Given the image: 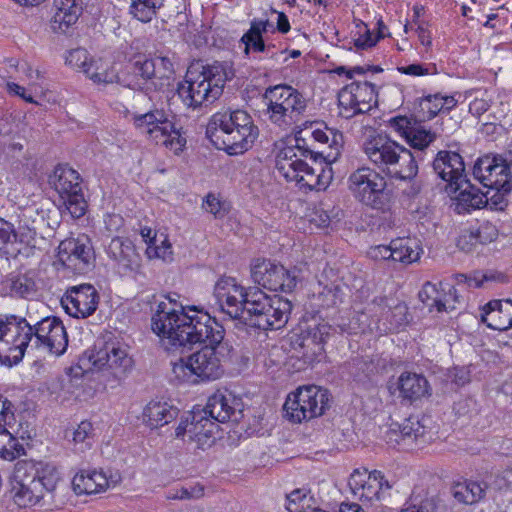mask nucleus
<instances>
[{
    "label": "nucleus",
    "instance_id": "obj_1",
    "mask_svg": "<svg viewBox=\"0 0 512 512\" xmlns=\"http://www.w3.org/2000/svg\"><path fill=\"white\" fill-rule=\"evenodd\" d=\"M151 327L169 350L205 344L188 357L171 362L173 375L180 382L197 384L218 379L223 374L222 359L228 350L223 343L225 330L208 313L195 306L189 307L187 312L182 307L179 312L160 302L152 316Z\"/></svg>",
    "mask_w": 512,
    "mask_h": 512
},
{
    "label": "nucleus",
    "instance_id": "obj_2",
    "mask_svg": "<svg viewBox=\"0 0 512 512\" xmlns=\"http://www.w3.org/2000/svg\"><path fill=\"white\" fill-rule=\"evenodd\" d=\"M220 311L262 330L280 329L288 321L291 301L281 296L268 297L257 287H244L233 277H221L214 286Z\"/></svg>",
    "mask_w": 512,
    "mask_h": 512
},
{
    "label": "nucleus",
    "instance_id": "obj_3",
    "mask_svg": "<svg viewBox=\"0 0 512 512\" xmlns=\"http://www.w3.org/2000/svg\"><path fill=\"white\" fill-rule=\"evenodd\" d=\"M58 481L55 467L44 462L19 461L11 477L13 500L19 507L50 505Z\"/></svg>",
    "mask_w": 512,
    "mask_h": 512
},
{
    "label": "nucleus",
    "instance_id": "obj_4",
    "mask_svg": "<svg viewBox=\"0 0 512 512\" xmlns=\"http://www.w3.org/2000/svg\"><path fill=\"white\" fill-rule=\"evenodd\" d=\"M258 134L252 117L240 109L215 113L206 128V136L214 146L229 155H240L249 150Z\"/></svg>",
    "mask_w": 512,
    "mask_h": 512
},
{
    "label": "nucleus",
    "instance_id": "obj_5",
    "mask_svg": "<svg viewBox=\"0 0 512 512\" xmlns=\"http://www.w3.org/2000/svg\"><path fill=\"white\" fill-rule=\"evenodd\" d=\"M233 76L229 65L215 61L210 65L200 62L192 64L185 80L178 86V94L190 107H199L203 103H213L223 93L225 82Z\"/></svg>",
    "mask_w": 512,
    "mask_h": 512
},
{
    "label": "nucleus",
    "instance_id": "obj_6",
    "mask_svg": "<svg viewBox=\"0 0 512 512\" xmlns=\"http://www.w3.org/2000/svg\"><path fill=\"white\" fill-rule=\"evenodd\" d=\"M367 158L394 179L411 181L418 174L416 152H412L387 136L377 135L363 145Z\"/></svg>",
    "mask_w": 512,
    "mask_h": 512
},
{
    "label": "nucleus",
    "instance_id": "obj_7",
    "mask_svg": "<svg viewBox=\"0 0 512 512\" xmlns=\"http://www.w3.org/2000/svg\"><path fill=\"white\" fill-rule=\"evenodd\" d=\"M263 100L267 105L269 119L280 127L290 126L299 121L306 109V100L295 88L279 84L266 88Z\"/></svg>",
    "mask_w": 512,
    "mask_h": 512
},
{
    "label": "nucleus",
    "instance_id": "obj_8",
    "mask_svg": "<svg viewBox=\"0 0 512 512\" xmlns=\"http://www.w3.org/2000/svg\"><path fill=\"white\" fill-rule=\"evenodd\" d=\"M32 341L30 323L16 315H0V361L18 364Z\"/></svg>",
    "mask_w": 512,
    "mask_h": 512
},
{
    "label": "nucleus",
    "instance_id": "obj_9",
    "mask_svg": "<svg viewBox=\"0 0 512 512\" xmlns=\"http://www.w3.org/2000/svg\"><path fill=\"white\" fill-rule=\"evenodd\" d=\"M329 393L315 385L299 387L288 395L283 410L292 423H301L322 416L329 408Z\"/></svg>",
    "mask_w": 512,
    "mask_h": 512
},
{
    "label": "nucleus",
    "instance_id": "obj_10",
    "mask_svg": "<svg viewBox=\"0 0 512 512\" xmlns=\"http://www.w3.org/2000/svg\"><path fill=\"white\" fill-rule=\"evenodd\" d=\"M80 362L90 370H108L118 379L125 376L133 367V359L127 351L114 343H107L99 349L87 350L80 358Z\"/></svg>",
    "mask_w": 512,
    "mask_h": 512
},
{
    "label": "nucleus",
    "instance_id": "obj_11",
    "mask_svg": "<svg viewBox=\"0 0 512 512\" xmlns=\"http://www.w3.org/2000/svg\"><path fill=\"white\" fill-rule=\"evenodd\" d=\"M250 272L254 283L271 291L292 292L298 282L295 269L287 270L267 259H256Z\"/></svg>",
    "mask_w": 512,
    "mask_h": 512
},
{
    "label": "nucleus",
    "instance_id": "obj_12",
    "mask_svg": "<svg viewBox=\"0 0 512 512\" xmlns=\"http://www.w3.org/2000/svg\"><path fill=\"white\" fill-rule=\"evenodd\" d=\"M57 256L65 268L77 274L92 270L95 263L93 245L90 238L84 234L61 241Z\"/></svg>",
    "mask_w": 512,
    "mask_h": 512
},
{
    "label": "nucleus",
    "instance_id": "obj_13",
    "mask_svg": "<svg viewBox=\"0 0 512 512\" xmlns=\"http://www.w3.org/2000/svg\"><path fill=\"white\" fill-rule=\"evenodd\" d=\"M348 182L350 191L361 203L372 208L382 205L381 197L387 183L378 172L369 167H361L351 173Z\"/></svg>",
    "mask_w": 512,
    "mask_h": 512
},
{
    "label": "nucleus",
    "instance_id": "obj_14",
    "mask_svg": "<svg viewBox=\"0 0 512 512\" xmlns=\"http://www.w3.org/2000/svg\"><path fill=\"white\" fill-rule=\"evenodd\" d=\"M339 106L346 118L364 114L376 104L375 87L370 82H352L338 93Z\"/></svg>",
    "mask_w": 512,
    "mask_h": 512
},
{
    "label": "nucleus",
    "instance_id": "obj_15",
    "mask_svg": "<svg viewBox=\"0 0 512 512\" xmlns=\"http://www.w3.org/2000/svg\"><path fill=\"white\" fill-rule=\"evenodd\" d=\"M502 154L479 158L474 166V175L486 187L512 190V176Z\"/></svg>",
    "mask_w": 512,
    "mask_h": 512
},
{
    "label": "nucleus",
    "instance_id": "obj_16",
    "mask_svg": "<svg viewBox=\"0 0 512 512\" xmlns=\"http://www.w3.org/2000/svg\"><path fill=\"white\" fill-rule=\"evenodd\" d=\"M98 303L99 294L90 284L70 287L61 299L63 308L75 318H86L92 315Z\"/></svg>",
    "mask_w": 512,
    "mask_h": 512
},
{
    "label": "nucleus",
    "instance_id": "obj_17",
    "mask_svg": "<svg viewBox=\"0 0 512 512\" xmlns=\"http://www.w3.org/2000/svg\"><path fill=\"white\" fill-rule=\"evenodd\" d=\"M201 410L214 422H238L242 417L243 402L228 390H218L208 398Z\"/></svg>",
    "mask_w": 512,
    "mask_h": 512
},
{
    "label": "nucleus",
    "instance_id": "obj_18",
    "mask_svg": "<svg viewBox=\"0 0 512 512\" xmlns=\"http://www.w3.org/2000/svg\"><path fill=\"white\" fill-rule=\"evenodd\" d=\"M388 435L390 440L393 436L399 437V439L395 438L397 443L403 442L407 446L412 444L420 446L431 442L435 431L430 417L411 416L398 425V431L391 429Z\"/></svg>",
    "mask_w": 512,
    "mask_h": 512
},
{
    "label": "nucleus",
    "instance_id": "obj_19",
    "mask_svg": "<svg viewBox=\"0 0 512 512\" xmlns=\"http://www.w3.org/2000/svg\"><path fill=\"white\" fill-rule=\"evenodd\" d=\"M414 116H396L390 120L391 127L400 133L407 143L417 151H423L437 138V134L427 130Z\"/></svg>",
    "mask_w": 512,
    "mask_h": 512
},
{
    "label": "nucleus",
    "instance_id": "obj_20",
    "mask_svg": "<svg viewBox=\"0 0 512 512\" xmlns=\"http://www.w3.org/2000/svg\"><path fill=\"white\" fill-rule=\"evenodd\" d=\"M432 167L438 177L448 182L455 192L467 184L463 158L456 152L439 151Z\"/></svg>",
    "mask_w": 512,
    "mask_h": 512
},
{
    "label": "nucleus",
    "instance_id": "obj_21",
    "mask_svg": "<svg viewBox=\"0 0 512 512\" xmlns=\"http://www.w3.org/2000/svg\"><path fill=\"white\" fill-rule=\"evenodd\" d=\"M349 487L361 501L380 500L383 494V474L378 470L355 469L349 477Z\"/></svg>",
    "mask_w": 512,
    "mask_h": 512
},
{
    "label": "nucleus",
    "instance_id": "obj_22",
    "mask_svg": "<svg viewBox=\"0 0 512 512\" xmlns=\"http://www.w3.org/2000/svg\"><path fill=\"white\" fill-rule=\"evenodd\" d=\"M482 322L489 328L505 331L512 327V301L492 300L483 308Z\"/></svg>",
    "mask_w": 512,
    "mask_h": 512
},
{
    "label": "nucleus",
    "instance_id": "obj_23",
    "mask_svg": "<svg viewBox=\"0 0 512 512\" xmlns=\"http://www.w3.org/2000/svg\"><path fill=\"white\" fill-rule=\"evenodd\" d=\"M190 427L188 429V440L197 443L198 448L204 449L214 442V429L217 424L210 419L201 409H194L190 412Z\"/></svg>",
    "mask_w": 512,
    "mask_h": 512
},
{
    "label": "nucleus",
    "instance_id": "obj_24",
    "mask_svg": "<svg viewBox=\"0 0 512 512\" xmlns=\"http://www.w3.org/2000/svg\"><path fill=\"white\" fill-rule=\"evenodd\" d=\"M108 254L125 272L137 271L140 267V257L127 238H113L108 246Z\"/></svg>",
    "mask_w": 512,
    "mask_h": 512
},
{
    "label": "nucleus",
    "instance_id": "obj_25",
    "mask_svg": "<svg viewBox=\"0 0 512 512\" xmlns=\"http://www.w3.org/2000/svg\"><path fill=\"white\" fill-rule=\"evenodd\" d=\"M269 27H272V24L267 19H253L251 21L249 30L241 37V42L245 45L244 53L246 55H248L250 51H253L266 52L270 54L271 58L276 56L277 53L274 52L275 46L265 44L263 40V34L268 32Z\"/></svg>",
    "mask_w": 512,
    "mask_h": 512
},
{
    "label": "nucleus",
    "instance_id": "obj_26",
    "mask_svg": "<svg viewBox=\"0 0 512 512\" xmlns=\"http://www.w3.org/2000/svg\"><path fill=\"white\" fill-rule=\"evenodd\" d=\"M80 174L68 165L59 164L49 177L50 185L61 198L82 190Z\"/></svg>",
    "mask_w": 512,
    "mask_h": 512
},
{
    "label": "nucleus",
    "instance_id": "obj_27",
    "mask_svg": "<svg viewBox=\"0 0 512 512\" xmlns=\"http://www.w3.org/2000/svg\"><path fill=\"white\" fill-rule=\"evenodd\" d=\"M56 12L51 19V29L55 33H65L81 14L82 7L77 0H54Z\"/></svg>",
    "mask_w": 512,
    "mask_h": 512
},
{
    "label": "nucleus",
    "instance_id": "obj_28",
    "mask_svg": "<svg viewBox=\"0 0 512 512\" xmlns=\"http://www.w3.org/2000/svg\"><path fill=\"white\" fill-rule=\"evenodd\" d=\"M132 121L136 128L145 130L148 134L159 132L165 134L173 128V122L164 110H151L145 113H133Z\"/></svg>",
    "mask_w": 512,
    "mask_h": 512
},
{
    "label": "nucleus",
    "instance_id": "obj_29",
    "mask_svg": "<svg viewBox=\"0 0 512 512\" xmlns=\"http://www.w3.org/2000/svg\"><path fill=\"white\" fill-rule=\"evenodd\" d=\"M306 165L307 162L300 158L296 149L292 147L281 149L276 156V169L287 181L296 182Z\"/></svg>",
    "mask_w": 512,
    "mask_h": 512
},
{
    "label": "nucleus",
    "instance_id": "obj_30",
    "mask_svg": "<svg viewBox=\"0 0 512 512\" xmlns=\"http://www.w3.org/2000/svg\"><path fill=\"white\" fill-rule=\"evenodd\" d=\"M179 410L167 402L151 401L143 410V421L150 428L162 427L178 416Z\"/></svg>",
    "mask_w": 512,
    "mask_h": 512
},
{
    "label": "nucleus",
    "instance_id": "obj_31",
    "mask_svg": "<svg viewBox=\"0 0 512 512\" xmlns=\"http://www.w3.org/2000/svg\"><path fill=\"white\" fill-rule=\"evenodd\" d=\"M72 487L76 494H94L104 491L108 487L105 474L97 470H81L73 480Z\"/></svg>",
    "mask_w": 512,
    "mask_h": 512
},
{
    "label": "nucleus",
    "instance_id": "obj_32",
    "mask_svg": "<svg viewBox=\"0 0 512 512\" xmlns=\"http://www.w3.org/2000/svg\"><path fill=\"white\" fill-rule=\"evenodd\" d=\"M332 180V169L326 163L325 165H318L312 167L308 163L300 174L296 183L300 188L309 190H325Z\"/></svg>",
    "mask_w": 512,
    "mask_h": 512
},
{
    "label": "nucleus",
    "instance_id": "obj_33",
    "mask_svg": "<svg viewBox=\"0 0 512 512\" xmlns=\"http://www.w3.org/2000/svg\"><path fill=\"white\" fill-rule=\"evenodd\" d=\"M398 388L400 395L410 401L430 394V386L427 379L416 373H402L398 379Z\"/></svg>",
    "mask_w": 512,
    "mask_h": 512
},
{
    "label": "nucleus",
    "instance_id": "obj_34",
    "mask_svg": "<svg viewBox=\"0 0 512 512\" xmlns=\"http://www.w3.org/2000/svg\"><path fill=\"white\" fill-rule=\"evenodd\" d=\"M311 136L316 142L327 145L330 149V152L323 158L329 161L337 159L344 144L342 132L335 128H330L326 124H322L321 127H317L311 131Z\"/></svg>",
    "mask_w": 512,
    "mask_h": 512
},
{
    "label": "nucleus",
    "instance_id": "obj_35",
    "mask_svg": "<svg viewBox=\"0 0 512 512\" xmlns=\"http://www.w3.org/2000/svg\"><path fill=\"white\" fill-rule=\"evenodd\" d=\"M459 194L456 197V209L458 213L469 212L471 209H480L485 207V193L474 187L467 180V184H463L461 189H457Z\"/></svg>",
    "mask_w": 512,
    "mask_h": 512
},
{
    "label": "nucleus",
    "instance_id": "obj_36",
    "mask_svg": "<svg viewBox=\"0 0 512 512\" xmlns=\"http://www.w3.org/2000/svg\"><path fill=\"white\" fill-rule=\"evenodd\" d=\"M451 493L459 503L472 505L484 497L485 489L477 482L465 481L454 484Z\"/></svg>",
    "mask_w": 512,
    "mask_h": 512
},
{
    "label": "nucleus",
    "instance_id": "obj_37",
    "mask_svg": "<svg viewBox=\"0 0 512 512\" xmlns=\"http://www.w3.org/2000/svg\"><path fill=\"white\" fill-rule=\"evenodd\" d=\"M392 249L394 252V261L410 264L417 261L420 257L418 244L409 238L392 240Z\"/></svg>",
    "mask_w": 512,
    "mask_h": 512
},
{
    "label": "nucleus",
    "instance_id": "obj_38",
    "mask_svg": "<svg viewBox=\"0 0 512 512\" xmlns=\"http://www.w3.org/2000/svg\"><path fill=\"white\" fill-rule=\"evenodd\" d=\"M86 75L96 84L118 83L119 76L113 65L103 63L101 60H94L86 70Z\"/></svg>",
    "mask_w": 512,
    "mask_h": 512
},
{
    "label": "nucleus",
    "instance_id": "obj_39",
    "mask_svg": "<svg viewBox=\"0 0 512 512\" xmlns=\"http://www.w3.org/2000/svg\"><path fill=\"white\" fill-rule=\"evenodd\" d=\"M164 0H132L130 13L141 22H149L161 9Z\"/></svg>",
    "mask_w": 512,
    "mask_h": 512
},
{
    "label": "nucleus",
    "instance_id": "obj_40",
    "mask_svg": "<svg viewBox=\"0 0 512 512\" xmlns=\"http://www.w3.org/2000/svg\"><path fill=\"white\" fill-rule=\"evenodd\" d=\"M68 345V336L66 329L60 320L56 323V327L50 335L47 337L43 346L48 349V351L57 356L62 355L67 348Z\"/></svg>",
    "mask_w": 512,
    "mask_h": 512
},
{
    "label": "nucleus",
    "instance_id": "obj_41",
    "mask_svg": "<svg viewBox=\"0 0 512 512\" xmlns=\"http://www.w3.org/2000/svg\"><path fill=\"white\" fill-rule=\"evenodd\" d=\"M443 291H439L438 287L431 282H426L419 292V299L424 303L430 310L436 308L437 311L442 312L445 306L444 302H441V296Z\"/></svg>",
    "mask_w": 512,
    "mask_h": 512
},
{
    "label": "nucleus",
    "instance_id": "obj_42",
    "mask_svg": "<svg viewBox=\"0 0 512 512\" xmlns=\"http://www.w3.org/2000/svg\"><path fill=\"white\" fill-rule=\"evenodd\" d=\"M438 100L439 94L422 98L419 102L418 115L415 117L422 122L435 117L439 112L443 111V104Z\"/></svg>",
    "mask_w": 512,
    "mask_h": 512
},
{
    "label": "nucleus",
    "instance_id": "obj_43",
    "mask_svg": "<svg viewBox=\"0 0 512 512\" xmlns=\"http://www.w3.org/2000/svg\"><path fill=\"white\" fill-rule=\"evenodd\" d=\"M60 319L58 317H46L37 322L35 325H31L32 339L35 338L36 347L43 346L50 332L56 327Z\"/></svg>",
    "mask_w": 512,
    "mask_h": 512
},
{
    "label": "nucleus",
    "instance_id": "obj_44",
    "mask_svg": "<svg viewBox=\"0 0 512 512\" xmlns=\"http://www.w3.org/2000/svg\"><path fill=\"white\" fill-rule=\"evenodd\" d=\"M131 70L135 75L140 76L144 80L155 78L156 66L154 58H147L143 55L134 57L131 61Z\"/></svg>",
    "mask_w": 512,
    "mask_h": 512
},
{
    "label": "nucleus",
    "instance_id": "obj_45",
    "mask_svg": "<svg viewBox=\"0 0 512 512\" xmlns=\"http://www.w3.org/2000/svg\"><path fill=\"white\" fill-rule=\"evenodd\" d=\"M62 199L66 210L74 219H79L85 215L87 202L82 190H80V192H74L70 196L63 197Z\"/></svg>",
    "mask_w": 512,
    "mask_h": 512
},
{
    "label": "nucleus",
    "instance_id": "obj_46",
    "mask_svg": "<svg viewBox=\"0 0 512 512\" xmlns=\"http://www.w3.org/2000/svg\"><path fill=\"white\" fill-rule=\"evenodd\" d=\"M18 241L13 224L0 218V253L10 254L9 247Z\"/></svg>",
    "mask_w": 512,
    "mask_h": 512
},
{
    "label": "nucleus",
    "instance_id": "obj_47",
    "mask_svg": "<svg viewBox=\"0 0 512 512\" xmlns=\"http://www.w3.org/2000/svg\"><path fill=\"white\" fill-rule=\"evenodd\" d=\"M511 191H504L503 189H495L493 187H488V190L485 192V207H489L491 210L495 211H503L508 205L507 195Z\"/></svg>",
    "mask_w": 512,
    "mask_h": 512
},
{
    "label": "nucleus",
    "instance_id": "obj_48",
    "mask_svg": "<svg viewBox=\"0 0 512 512\" xmlns=\"http://www.w3.org/2000/svg\"><path fill=\"white\" fill-rule=\"evenodd\" d=\"M294 350L298 353L297 356L302 358L305 363L313 361L318 355H313V344L307 338V332L304 334L296 335L292 340Z\"/></svg>",
    "mask_w": 512,
    "mask_h": 512
},
{
    "label": "nucleus",
    "instance_id": "obj_49",
    "mask_svg": "<svg viewBox=\"0 0 512 512\" xmlns=\"http://www.w3.org/2000/svg\"><path fill=\"white\" fill-rule=\"evenodd\" d=\"M92 62H94V60L89 59L88 52L83 48L71 50L66 57V63L69 66L75 69H81L85 74L87 68L92 65Z\"/></svg>",
    "mask_w": 512,
    "mask_h": 512
},
{
    "label": "nucleus",
    "instance_id": "obj_50",
    "mask_svg": "<svg viewBox=\"0 0 512 512\" xmlns=\"http://www.w3.org/2000/svg\"><path fill=\"white\" fill-rule=\"evenodd\" d=\"M145 253L149 259L158 258L165 262H170L173 260L172 246L167 239L161 241L160 245H148Z\"/></svg>",
    "mask_w": 512,
    "mask_h": 512
},
{
    "label": "nucleus",
    "instance_id": "obj_51",
    "mask_svg": "<svg viewBox=\"0 0 512 512\" xmlns=\"http://www.w3.org/2000/svg\"><path fill=\"white\" fill-rule=\"evenodd\" d=\"M18 440L6 429L0 428V455L4 458L15 457V451L18 452Z\"/></svg>",
    "mask_w": 512,
    "mask_h": 512
},
{
    "label": "nucleus",
    "instance_id": "obj_52",
    "mask_svg": "<svg viewBox=\"0 0 512 512\" xmlns=\"http://www.w3.org/2000/svg\"><path fill=\"white\" fill-rule=\"evenodd\" d=\"M11 290L20 297H27L36 291V284L27 275H19L12 280Z\"/></svg>",
    "mask_w": 512,
    "mask_h": 512
},
{
    "label": "nucleus",
    "instance_id": "obj_53",
    "mask_svg": "<svg viewBox=\"0 0 512 512\" xmlns=\"http://www.w3.org/2000/svg\"><path fill=\"white\" fill-rule=\"evenodd\" d=\"M92 424L88 421H82L77 429L73 432V442L75 445H80L81 449L91 445L92 439Z\"/></svg>",
    "mask_w": 512,
    "mask_h": 512
},
{
    "label": "nucleus",
    "instance_id": "obj_54",
    "mask_svg": "<svg viewBox=\"0 0 512 512\" xmlns=\"http://www.w3.org/2000/svg\"><path fill=\"white\" fill-rule=\"evenodd\" d=\"M478 244H487L497 239L498 230L496 226L489 222L481 224L477 229H473Z\"/></svg>",
    "mask_w": 512,
    "mask_h": 512
},
{
    "label": "nucleus",
    "instance_id": "obj_55",
    "mask_svg": "<svg viewBox=\"0 0 512 512\" xmlns=\"http://www.w3.org/2000/svg\"><path fill=\"white\" fill-rule=\"evenodd\" d=\"M161 136L165 137L163 143L175 152L181 151L186 144V139L180 134V130L176 128L175 123H173L172 129L165 134H161Z\"/></svg>",
    "mask_w": 512,
    "mask_h": 512
},
{
    "label": "nucleus",
    "instance_id": "obj_56",
    "mask_svg": "<svg viewBox=\"0 0 512 512\" xmlns=\"http://www.w3.org/2000/svg\"><path fill=\"white\" fill-rule=\"evenodd\" d=\"M204 488L200 485H195L191 487H181L176 489L175 492H170L167 495L168 499L176 500V499H193L200 498L203 496Z\"/></svg>",
    "mask_w": 512,
    "mask_h": 512
},
{
    "label": "nucleus",
    "instance_id": "obj_57",
    "mask_svg": "<svg viewBox=\"0 0 512 512\" xmlns=\"http://www.w3.org/2000/svg\"><path fill=\"white\" fill-rule=\"evenodd\" d=\"M202 207L206 212L213 214L215 218H223L226 215L221 201L212 193L205 197Z\"/></svg>",
    "mask_w": 512,
    "mask_h": 512
},
{
    "label": "nucleus",
    "instance_id": "obj_58",
    "mask_svg": "<svg viewBox=\"0 0 512 512\" xmlns=\"http://www.w3.org/2000/svg\"><path fill=\"white\" fill-rule=\"evenodd\" d=\"M477 244L473 229L463 230L457 239V247L466 253L474 250Z\"/></svg>",
    "mask_w": 512,
    "mask_h": 512
},
{
    "label": "nucleus",
    "instance_id": "obj_59",
    "mask_svg": "<svg viewBox=\"0 0 512 512\" xmlns=\"http://www.w3.org/2000/svg\"><path fill=\"white\" fill-rule=\"evenodd\" d=\"M14 421L13 404L0 396V428L10 426Z\"/></svg>",
    "mask_w": 512,
    "mask_h": 512
},
{
    "label": "nucleus",
    "instance_id": "obj_60",
    "mask_svg": "<svg viewBox=\"0 0 512 512\" xmlns=\"http://www.w3.org/2000/svg\"><path fill=\"white\" fill-rule=\"evenodd\" d=\"M154 63L156 66V75L155 78L159 79H169L173 74V64L167 57H156L154 58Z\"/></svg>",
    "mask_w": 512,
    "mask_h": 512
},
{
    "label": "nucleus",
    "instance_id": "obj_61",
    "mask_svg": "<svg viewBox=\"0 0 512 512\" xmlns=\"http://www.w3.org/2000/svg\"><path fill=\"white\" fill-rule=\"evenodd\" d=\"M397 69L400 73L410 76H423L436 73L435 65L424 67L421 64H410L408 66L398 67Z\"/></svg>",
    "mask_w": 512,
    "mask_h": 512
},
{
    "label": "nucleus",
    "instance_id": "obj_62",
    "mask_svg": "<svg viewBox=\"0 0 512 512\" xmlns=\"http://www.w3.org/2000/svg\"><path fill=\"white\" fill-rule=\"evenodd\" d=\"M368 255L373 260H393L394 261V252L392 249V242L390 245H378L370 248L368 251Z\"/></svg>",
    "mask_w": 512,
    "mask_h": 512
},
{
    "label": "nucleus",
    "instance_id": "obj_63",
    "mask_svg": "<svg viewBox=\"0 0 512 512\" xmlns=\"http://www.w3.org/2000/svg\"><path fill=\"white\" fill-rule=\"evenodd\" d=\"M295 142L296 144L291 147L296 149V153L300 156V158L310 156L313 161H316L318 157H324L323 152H314L311 148L306 147L304 138L296 136Z\"/></svg>",
    "mask_w": 512,
    "mask_h": 512
},
{
    "label": "nucleus",
    "instance_id": "obj_64",
    "mask_svg": "<svg viewBox=\"0 0 512 512\" xmlns=\"http://www.w3.org/2000/svg\"><path fill=\"white\" fill-rule=\"evenodd\" d=\"M455 278H456L458 284L468 283V285L471 286L473 283L474 287H476V288H480L484 281H490V280L495 279L494 275H492V274L491 275L484 274V275H482V277L480 279L476 273L474 274L473 277L467 276L466 274H456Z\"/></svg>",
    "mask_w": 512,
    "mask_h": 512
}]
</instances>
